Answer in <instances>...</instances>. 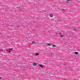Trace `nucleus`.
I'll use <instances>...</instances> for the list:
<instances>
[{"mask_svg": "<svg viewBox=\"0 0 80 80\" xmlns=\"http://www.w3.org/2000/svg\"><path fill=\"white\" fill-rule=\"evenodd\" d=\"M50 17H53V14H50Z\"/></svg>", "mask_w": 80, "mask_h": 80, "instance_id": "1", "label": "nucleus"}, {"mask_svg": "<svg viewBox=\"0 0 80 80\" xmlns=\"http://www.w3.org/2000/svg\"><path fill=\"white\" fill-rule=\"evenodd\" d=\"M37 65V64L36 63H34L33 64V66H36Z\"/></svg>", "mask_w": 80, "mask_h": 80, "instance_id": "2", "label": "nucleus"}, {"mask_svg": "<svg viewBox=\"0 0 80 80\" xmlns=\"http://www.w3.org/2000/svg\"><path fill=\"white\" fill-rule=\"evenodd\" d=\"M72 29H73V30H74V31H77V29H76V28H73Z\"/></svg>", "mask_w": 80, "mask_h": 80, "instance_id": "3", "label": "nucleus"}, {"mask_svg": "<svg viewBox=\"0 0 80 80\" xmlns=\"http://www.w3.org/2000/svg\"><path fill=\"white\" fill-rule=\"evenodd\" d=\"M75 54L76 55H78V52H74Z\"/></svg>", "mask_w": 80, "mask_h": 80, "instance_id": "4", "label": "nucleus"}, {"mask_svg": "<svg viewBox=\"0 0 80 80\" xmlns=\"http://www.w3.org/2000/svg\"><path fill=\"white\" fill-rule=\"evenodd\" d=\"M40 67H41V68H43V66L42 65H41L40 64L39 65Z\"/></svg>", "mask_w": 80, "mask_h": 80, "instance_id": "5", "label": "nucleus"}, {"mask_svg": "<svg viewBox=\"0 0 80 80\" xmlns=\"http://www.w3.org/2000/svg\"><path fill=\"white\" fill-rule=\"evenodd\" d=\"M36 56H38V55H39V54H38V53H36Z\"/></svg>", "mask_w": 80, "mask_h": 80, "instance_id": "6", "label": "nucleus"}, {"mask_svg": "<svg viewBox=\"0 0 80 80\" xmlns=\"http://www.w3.org/2000/svg\"><path fill=\"white\" fill-rule=\"evenodd\" d=\"M0 50L1 52H3V49H0Z\"/></svg>", "mask_w": 80, "mask_h": 80, "instance_id": "7", "label": "nucleus"}, {"mask_svg": "<svg viewBox=\"0 0 80 80\" xmlns=\"http://www.w3.org/2000/svg\"><path fill=\"white\" fill-rule=\"evenodd\" d=\"M47 45L48 46H50V45H51V44H48Z\"/></svg>", "mask_w": 80, "mask_h": 80, "instance_id": "8", "label": "nucleus"}, {"mask_svg": "<svg viewBox=\"0 0 80 80\" xmlns=\"http://www.w3.org/2000/svg\"><path fill=\"white\" fill-rule=\"evenodd\" d=\"M52 47H55L56 46H55V45H52Z\"/></svg>", "mask_w": 80, "mask_h": 80, "instance_id": "9", "label": "nucleus"}, {"mask_svg": "<svg viewBox=\"0 0 80 80\" xmlns=\"http://www.w3.org/2000/svg\"><path fill=\"white\" fill-rule=\"evenodd\" d=\"M12 49H13V48H9V50H12Z\"/></svg>", "mask_w": 80, "mask_h": 80, "instance_id": "10", "label": "nucleus"}, {"mask_svg": "<svg viewBox=\"0 0 80 80\" xmlns=\"http://www.w3.org/2000/svg\"><path fill=\"white\" fill-rule=\"evenodd\" d=\"M32 43H35V42H34V41H32Z\"/></svg>", "mask_w": 80, "mask_h": 80, "instance_id": "11", "label": "nucleus"}, {"mask_svg": "<svg viewBox=\"0 0 80 80\" xmlns=\"http://www.w3.org/2000/svg\"><path fill=\"white\" fill-rule=\"evenodd\" d=\"M61 37H63V35H61Z\"/></svg>", "mask_w": 80, "mask_h": 80, "instance_id": "12", "label": "nucleus"}, {"mask_svg": "<svg viewBox=\"0 0 80 80\" xmlns=\"http://www.w3.org/2000/svg\"><path fill=\"white\" fill-rule=\"evenodd\" d=\"M59 33V35H62V34H61V33Z\"/></svg>", "mask_w": 80, "mask_h": 80, "instance_id": "13", "label": "nucleus"}, {"mask_svg": "<svg viewBox=\"0 0 80 80\" xmlns=\"http://www.w3.org/2000/svg\"><path fill=\"white\" fill-rule=\"evenodd\" d=\"M71 0H67L68 1H70Z\"/></svg>", "mask_w": 80, "mask_h": 80, "instance_id": "14", "label": "nucleus"}, {"mask_svg": "<svg viewBox=\"0 0 80 80\" xmlns=\"http://www.w3.org/2000/svg\"><path fill=\"white\" fill-rule=\"evenodd\" d=\"M10 51H9V52H9V53H10Z\"/></svg>", "mask_w": 80, "mask_h": 80, "instance_id": "15", "label": "nucleus"}, {"mask_svg": "<svg viewBox=\"0 0 80 80\" xmlns=\"http://www.w3.org/2000/svg\"><path fill=\"white\" fill-rule=\"evenodd\" d=\"M1 79V78L0 77V79Z\"/></svg>", "mask_w": 80, "mask_h": 80, "instance_id": "16", "label": "nucleus"}]
</instances>
